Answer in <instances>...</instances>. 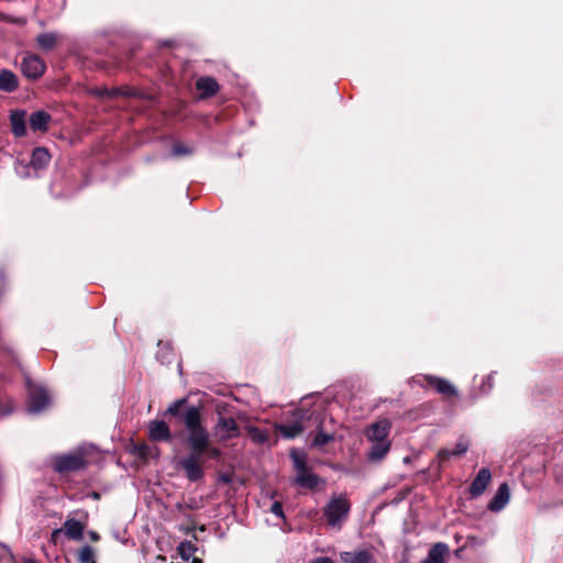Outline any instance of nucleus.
Wrapping results in <instances>:
<instances>
[{
  "label": "nucleus",
  "instance_id": "obj_1",
  "mask_svg": "<svg viewBox=\"0 0 563 563\" xmlns=\"http://www.w3.org/2000/svg\"><path fill=\"white\" fill-rule=\"evenodd\" d=\"M185 404L187 398L175 400L165 415L178 417L187 431L185 443L189 453L178 461V466L188 481L198 482L205 477L206 460L219 461L222 451L211 444L210 432L203 423L201 407L189 406L181 412L180 409Z\"/></svg>",
  "mask_w": 563,
  "mask_h": 563
},
{
  "label": "nucleus",
  "instance_id": "obj_2",
  "mask_svg": "<svg viewBox=\"0 0 563 563\" xmlns=\"http://www.w3.org/2000/svg\"><path fill=\"white\" fill-rule=\"evenodd\" d=\"M289 457L296 472L295 484L310 490L317 489L319 485H324V479L311 471L308 465V455L305 452L292 449L289 452Z\"/></svg>",
  "mask_w": 563,
  "mask_h": 563
},
{
  "label": "nucleus",
  "instance_id": "obj_3",
  "mask_svg": "<svg viewBox=\"0 0 563 563\" xmlns=\"http://www.w3.org/2000/svg\"><path fill=\"white\" fill-rule=\"evenodd\" d=\"M352 504L346 494H333L322 509L327 525L341 529L347 520Z\"/></svg>",
  "mask_w": 563,
  "mask_h": 563
},
{
  "label": "nucleus",
  "instance_id": "obj_4",
  "mask_svg": "<svg viewBox=\"0 0 563 563\" xmlns=\"http://www.w3.org/2000/svg\"><path fill=\"white\" fill-rule=\"evenodd\" d=\"M294 420L289 423H276V431L285 439H294L306 430L305 422L311 418V415L305 410L292 412Z\"/></svg>",
  "mask_w": 563,
  "mask_h": 563
},
{
  "label": "nucleus",
  "instance_id": "obj_5",
  "mask_svg": "<svg viewBox=\"0 0 563 563\" xmlns=\"http://www.w3.org/2000/svg\"><path fill=\"white\" fill-rule=\"evenodd\" d=\"M87 465L88 462L80 453L57 456L53 463L54 470L58 473L84 470Z\"/></svg>",
  "mask_w": 563,
  "mask_h": 563
},
{
  "label": "nucleus",
  "instance_id": "obj_6",
  "mask_svg": "<svg viewBox=\"0 0 563 563\" xmlns=\"http://www.w3.org/2000/svg\"><path fill=\"white\" fill-rule=\"evenodd\" d=\"M214 430L222 442L238 438L241 434L240 426L233 417L220 416L214 426Z\"/></svg>",
  "mask_w": 563,
  "mask_h": 563
},
{
  "label": "nucleus",
  "instance_id": "obj_7",
  "mask_svg": "<svg viewBox=\"0 0 563 563\" xmlns=\"http://www.w3.org/2000/svg\"><path fill=\"white\" fill-rule=\"evenodd\" d=\"M423 383L428 386L432 387L438 394H440L445 399L456 398L457 390L453 386L451 382L445 378L434 376V375H423Z\"/></svg>",
  "mask_w": 563,
  "mask_h": 563
},
{
  "label": "nucleus",
  "instance_id": "obj_8",
  "mask_svg": "<svg viewBox=\"0 0 563 563\" xmlns=\"http://www.w3.org/2000/svg\"><path fill=\"white\" fill-rule=\"evenodd\" d=\"M21 70L25 77L37 79L45 73L46 64L38 55H27L21 63Z\"/></svg>",
  "mask_w": 563,
  "mask_h": 563
},
{
  "label": "nucleus",
  "instance_id": "obj_9",
  "mask_svg": "<svg viewBox=\"0 0 563 563\" xmlns=\"http://www.w3.org/2000/svg\"><path fill=\"white\" fill-rule=\"evenodd\" d=\"M51 401L47 390L40 386L30 387L29 390V410L31 412H40L44 410Z\"/></svg>",
  "mask_w": 563,
  "mask_h": 563
},
{
  "label": "nucleus",
  "instance_id": "obj_10",
  "mask_svg": "<svg viewBox=\"0 0 563 563\" xmlns=\"http://www.w3.org/2000/svg\"><path fill=\"white\" fill-rule=\"evenodd\" d=\"M492 482V472L487 467L478 471L475 478L472 481L468 493L472 498L482 496Z\"/></svg>",
  "mask_w": 563,
  "mask_h": 563
},
{
  "label": "nucleus",
  "instance_id": "obj_11",
  "mask_svg": "<svg viewBox=\"0 0 563 563\" xmlns=\"http://www.w3.org/2000/svg\"><path fill=\"white\" fill-rule=\"evenodd\" d=\"M390 422L387 419L372 423L366 430V437L371 442L389 441Z\"/></svg>",
  "mask_w": 563,
  "mask_h": 563
},
{
  "label": "nucleus",
  "instance_id": "obj_12",
  "mask_svg": "<svg viewBox=\"0 0 563 563\" xmlns=\"http://www.w3.org/2000/svg\"><path fill=\"white\" fill-rule=\"evenodd\" d=\"M148 438L155 442H168L172 439V432L164 420H153L148 423Z\"/></svg>",
  "mask_w": 563,
  "mask_h": 563
},
{
  "label": "nucleus",
  "instance_id": "obj_13",
  "mask_svg": "<svg viewBox=\"0 0 563 563\" xmlns=\"http://www.w3.org/2000/svg\"><path fill=\"white\" fill-rule=\"evenodd\" d=\"M510 499V489L507 483H501L494 497L487 505V509L492 512H498L503 510Z\"/></svg>",
  "mask_w": 563,
  "mask_h": 563
},
{
  "label": "nucleus",
  "instance_id": "obj_14",
  "mask_svg": "<svg viewBox=\"0 0 563 563\" xmlns=\"http://www.w3.org/2000/svg\"><path fill=\"white\" fill-rule=\"evenodd\" d=\"M196 89L200 99H208L218 93L220 86L213 77L205 76L196 81Z\"/></svg>",
  "mask_w": 563,
  "mask_h": 563
},
{
  "label": "nucleus",
  "instance_id": "obj_15",
  "mask_svg": "<svg viewBox=\"0 0 563 563\" xmlns=\"http://www.w3.org/2000/svg\"><path fill=\"white\" fill-rule=\"evenodd\" d=\"M468 450V443L464 440H460L453 450L440 449L437 453V460L439 463V467H442L445 462H448L453 456H461L465 454Z\"/></svg>",
  "mask_w": 563,
  "mask_h": 563
},
{
  "label": "nucleus",
  "instance_id": "obj_16",
  "mask_svg": "<svg viewBox=\"0 0 563 563\" xmlns=\"http://www.w3.org/2000/svg\"><path fill=\"white\" fill-rule=\"evenodd\" d=\"M51 121V114L44 110H38L31 113L29 119L31 130L34 132L40 131L43 133L48 130Z\"/></svg>",
  "mask_w": 563,
  "mask_h": 563
},
{
  "label": "nucleus",
  "instance_id": "obj_17",
  "mask_svg": "<svg viewBox=\"0 0 563 563\" xmlns=\"http://www.w3.org/2000/svg\"><path fill=\"white\" fill-rule=\"evenodd\" d=\"M25 114L24 110H14L10 113L11 131L16 137H22L26 134Z\"/></svg>",
  "mask_w": 563,
  "mask_h": 563
},
{
  "label": "nucleus",
  "instance_id": "obj_18",
  "mask_svg": "<svg viewBox=\"0 0 563 563\" xmlns=\"http://www.w3.org/2000/svg\"><path fill=\"white\" fill-rule=\"evenodd\" d=\"M51 162V154L46 147H35L31 155L30 165L34 169H44Z\"/></svg>",
  "mask_w": 563,
  "mask_h": 563
},
{
  "label": "nucleus",
  "instance_id": "obj_19",
  "mask_svg": "<svg viewBox=\"0 0 563 563\" xmlns=\"http://www.w3.org/2000/svg\"><path fill=\"white\" fill-rule=\"evenodd\" d=\"M18 88H19L18 76L9 69H1L0 70V90L4 91V92H13Z\"/></svg>",
  "mask_w": 563,
  "mask_h": 563
},
{
  "label": "nucleus",
  "instance_id": "obj_20",
  "mask_svg": "<svg viewBox=\"0 0 563 563\" xmlns=\"http://www.w3.org/2000/svg\"><path fill=\"white\" fill-rule=\"evenodd\" d=\"M85 525L75 519H67L64 522V532L68 539L81 540L84 538Z\"/></svg>",
  "mask_w": 563,
  "mask_h": 563
},
{
  "label": "nucleus",
  "instance_id": "obj_21",
  "mask_svg": "<svg viewBox=\"0 0 563 563\" xmlns=\"http://www.w3.org/2000/svg\"><path fill=\"white\" fill-rule=\"evenodd\" d=\"M390 450V441L372 442L367 459L372 462L383 460Z\"/></svg>",
  "mask_w": 563,
  "mask_h": 563
},
{
  "label": "nucleus",
  "instance_id": "obj_22",
  "mask_svg": "<svg viewBox=\"0 0 563 563\" xmlns=\"http://www.w3.org/2000/svg\"><path fill=\"white\" fill-rule=\"evenodd\" d=\"M0 362L5 364H19V355L14 347L4 339L0 341Z\"/></svg>",
  "mask_w": 563,
  "mask_h": 563
},
{
  "label": "nucleus",
  "instance_id": "obj_23",
  "mask_svg": "<svg viewBox=\"0 0 563 563\" xmlns=\"http://www.w3.org/2000/svg\"><path fill=\"white\" fill-rule=\"evenodd\" d=\"M60 36L54 32L41 33L36 36V44L42 51L53 49L59 42Z\"/></svg>",
  "mask_w": 563,
  "mask_h": 563
},
{
  "label": "nucleus",
  "instance_id": "obj_24",
  "mask_svg": "<svg viewBox=\"0 0 563 563\" xmlns=\"http://www.w3.org/2000/svg\"><path fill=\"white\" fill-rule=\"evenodd\" d=\"M449 553V547L445 543H435L429 551L428 558L434 563H444L445 556Z\"/></svg>",
  "mask_w": 563,
  "mask_h": 563
},
{
  "label": "nucleus",
  "instance_id": "obj_25",
  "mask_svg": "<svg viewBox=\"0 0 563 563\" xmlns=\"http://www.w3.org/2000/svg\"><path fill=\"white\" fill-rule=\"evenodd\" d=\"M342 559L345 563H372L373 556L368 551H358L353 555L349 552L343 553Z\"/></svg>",
  "mask_w": 563,
  "mask_h": 563
},
{
  "label": "nucleus",
  "instance_id": "obj_26",
  "mask_svg": "<svg viewBox=\"0 0 563 563\" xmlns=\"http://www.w3.org/2000/svg\"><path fill=\"white\" fill-rule=\"evenodd\" d=\"M77 559L78 563H97L95 550L90 545L79 549Z\"/></svg>",
  "mask_w": 563,
  "mask_h": 563
},
{
  "label": "nucleus",
  "instance_id": "obj_27",
  "mask_svg": "<svg viewBox=\"0 0 563 563\" xmlns=\"http://www.w3.org/2000/svg\"><path fill=\"white\" fill-rule=\"evenodd\" d=\"M178 554L185 561H188L197 551L196 545L190 541L181 542L177 548Z\"/></svg>",
  "mask_w": 563,
  "mask_h": 563
},
{
  "label": "nucleus",
  "instance_id": "obj_28",
  "mask_svg": "<svg viewBox=\"0 0 563 563\" xmlns=\"http://www.w3.org/2000/svg\"><path fill=\"white\" fill-rule=\"evenodd\" d=\"M250 437L252 439L253 442L255 443H265L267 440H268V434L266 431H263L258 428H251L250 431Z\"/></svg>",
  "mask_w": 563,
  "mask_h": 563
},
{
  "label": "nucleus",
  "instance_id": "obj_29",
  "mask_svg": "<svg viewBox=\"0 0 563 563\" xmlns=\"http://www.w3.org/2000/svg\"><path fill=\"white\" fill-rule=\"evenodd\" d=\"M332 440H333V435L328 434L323 431H319L312 440V445L320 448V446L328 444Z\"/></svg>",
  "mask_w": 563,
  "mask_h": 563
},
{
  "label": "nucleus",
  "instance_id": "obj_30",
  "mask_svg": "<svg viewBox=\"0 0 563 563\" xmlns=\"http://www.w3.org/2000/svg\"><path fill=\"white\" fill-rule=\"evenodd\" d=\"M0 563H15L14 555L11 550L0 543Z\"/></svg>",
  "mask_w": 563,
  "mask_h": 563
},
{
  "label": "nucleus",
  "instance_id": "obj_31",
  "mask_svg": "<svg viewBox=\"0 0 563 563\" xmlns=\"http://www.w3.org/2000/svg\"><path fill=\"white\" fill-rule=\"evenodd\" d=\"M172 153L175 156L188 155L191 151L181 143H175L172 148Z\"/></svg>",
  "mask_w": 563,
  "mask_h": 563
},
{
  "label": "nucleus",
  "instance_id": "obj_32",
  "mask_svg": "<svg viewBox=\"0 0 563 563\" xmlns=\"http://www.w3.org/2000/svg\"><path fill=\"white\" fill-rule=\"evenodd\" d=\"M271 511L277 516V517H280V518H284V511H283V505L282 503L279 501H275L272 507H271Z\"/></svg>",
  "mask_w": 563,
  "mask_h": 563
},
{
  "label": "nucleus",
  "instance_id": "obj_33",
  "mask_svg": "<svg viewBox=\"0 0 563 563\" xmlns=\"http://www.w3.org/2000/svg\"><path fill=\"white\" fill-rule=\"evenodd\" d=\"M97 93L99 96H107V97H115L120 93L119 89H101L98 90Z\"/></svg>",
  "mask_w": 563,
  "mask_h": 563
},
{
  "label": "nucleus",
  "instance_id": "obj_34",
  "mask_svg": "<svg viewBox=\"0 0 563 563\" xmlns=\"http://www.w3.org/2000/svg\"><path fill=\"white\" fill-rule=\"evenodd\" d=\"M310 563H334V562L331 558L320 556V558L312 560Z\"/></svg>",
  "mask_w": 563,
  "mask_h": 563
},
{
  "label": "nucleus",
  "instance_id": "obj_35",
  "mask_svg": "<svg viewBox=\"0 0 563 563\" xmlns=\"http://www.w3.org/2000/svg\"><path fill=\"white\" fill-rule=\"evenodd\" d=\"M556 478L559 482L563 483V466L556 472Z\"/></svg>",
  "mask_w": 563,
  "mask_h": 563
},
{
  "label": "nucleus",
  "instance_id": "obj_36",
  "mask_svg": "<svg viewBox=\"0 0 563 563\" xmlns=\"http://www.w3.org/2000/svg\"><path fill=\"white\" fill-rule=\"evenodd\" d=\"M90 538L93 541H98L99 540V534L97 532H95V531H91L90 532Z\"/></svg>",
  "mask_w": 563,
  "mask_h": 563
},
{
  "label": "nucleus",
  "instance_id": "obj_37",
  "mask_svg": "<svg viewBox=\"0 0 563 563\" xmlns=\"http://www.w3.org/2000/svg\"><path fill=\"white\" fill-rule=\"evenodd\" d=\"M22 563H37L34 559H23Z\"/></svg>",
  "mask_w": 563,
  "mask_h": 563
},
{
  "label": "nucleus",
  "instance_id": "obj_38",
  "mask_svg": "<svg viewBox=\"0 0 563 563\" xmlns=\"http://www.w3.org/2000/svg\"><path fill=\"white\" fill-rule=\"evenodd\" d=\"M191 563H202V560L199 558H192Z\"/></svg>",
  "mask_w": 563,
  "mask_h": 563
},
{
  "label": "nucleus",
  "instance_id": "obj_39",
  "mask_svg": "<svg viewBox=\"0 0 563 563\" xmlns=\"http://www.w3.org/2000/svg\"><path fill=\"white\" fill-rule=\"evenodd\" d=\"M421 563H434L433 561H430V559L427 556L426 560H423Z\"/></svg>",
  "mask_w": 563,
  "mask_h": 563
},
{
  "label": "nucleus",
  "instance_id": "obj_40",
  "mask_svg": "<svg viewBox=\"0 0 563 563\" xmlns=\"http://www.w3.org/2000/svg\"><path fill=\"white\" fill-rule=\"evenodd\" d=\"M93 498L98 499L99 498V494L98 493H93Z\"/></svg>",
  "mask_w": 563,
  "mask_h": 563
},
{
  "label": "nucleus",
  "instance_id": "obj_41",
  "mask_svg": "<svg viewBox=\"0 0 563 563\" xmlns=\"http://www.w3.org/2000/svg\"><path fill=\"white\" fill-rule=\"evenodd\" d=\"M145 450V446H141L140 448V451H141V454H143V451Z\"/></svg>",
  "mask_w": 563,
  "mask_h": 563
}]
</instances>
